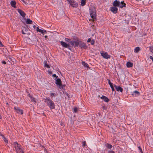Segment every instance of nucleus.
Here are the masks:
<instances>
[{
    "label": "nucleus",
    "instance_id": "nucleus-1",
    "mask_svg": "<svg viewBox=\"0 0 153 153\" xmlns=\"http://www.w3.org/2000/svg\"><path fill=\"white\" fill-rule=\"evenodd\" d=\"M90 14L93 21L96 20V8L94 7H91L90 8Z\"/></svg>",
    "mask_w": 153,
    "mask_h": 153
},
{
    "label": "nucleus",
    "instance_id": "nucleus-2",
    "mask_svg": "<svg viewBox=\"0 0 153 153\" xmlns=\"http://www.w3.org/2000/svg\"><path fill=\"white\" fill-rule=\"evenodd\" d=\"M45 102L47 104V105L51 109H54L55 104L49 98H46L45 99Z\"/></svg>",
    "mask_w": 153,
    "mask_h": 153
},
{
    "label": "nucleus",
    "instance_id": "nucleus-3",
    "mask_svg": "<svg viewBox=\"0 0 153 153\" xmlns=\"http://www.w3.org/2000/svg\"><path fill=\"white\" fill-rule=\"evenodd\" d=\"M14 145L17 153H24L21 148V145L19 144L17 142L14 143Z\"/></svg>",
    "mask_w": 153,
    "mask_h": 153
},
{
    "label": "nucleus",
    "instance_id": "nucleus-4",
    "mask_svg": "<svg viewBox=\"0 0 153 153\" xmlns=\"http://www.w3.org/2000/svg\"><path fill=\"white\" fill-rule=\"evenodd\" d=\"M68 3L73 7H76L78 6V3L74 0H67Z\"/></svg>",
    "mask_w": 153,
    "mask_h": 153
},
{
    "label": "nucleus",
    "instance_id": "nucleus-5",
    "mask_svg": "<svg viewBox=\"0 0 153 153\" xmlns=\"http://www.w3.org/2000/svg\"><path fill=\"white\" fill-rule=\"evenodd\" d=\"M100 54L101 56L105 59H110L111 57V56L108 55V53L106 52L101 51L100 52Z\"/></svg>",
    "mask_w": 153,
    "mask_h": 153
},
{
    "label": "nucleus",
    "instance_id": "nucleus-6",
    "mask_svg": "<svg viewBox=\"0 0 153 153\" xmlns=\"http://www.w3.org/2000/svg\"><path fill=\"white\" fill-rule=\"evenodd\" d=\"M79 46L81 48L86 49L88 48V46L86 44L82 42H79Z\"/></svg>",
    "mask_w": 153,
    "mask_h": 153
},
{
    "label": "nucleus",
    "instance_id": "nucleus-7",
    "mask_svg": "<svg viewBox=\"0 0 153 153\" xmlns=\"http://www.w3.org/2000/svg\"><path fill=\"white\" fill-rule=\"evenodd\" d=\"M60 44L62 47L71 49L70 48H69L70 47L69 44H68L62 41L60 42Z\"/></svg>",
    "mask_w": 153,
    "mask_h": 153
},
{
    "label": "nucleus",
    "instance_id": "nucleus-8",
    "mask_svg": "<svg viewBox=\"0 0 153 153\" xmlns=\"http://www.w3.org/2000/svg\"><path fill=\"white\" fill-rule=\"evenodd\" d=\"M14 109L16 110V112L19 114H23V110L20 108L18 107H15Z\"/></svg>",
    "mask_w": 153,
    "mask_h": 153
},
{
    "label": "nucleus",
    "instance_id": "nucleus-9",
    "mask_svg": "<svg viewBox=\"0 0 153 153\" xmlns=\"http://www.w3.org/2000/svg\"><path fill=\"white\" fill-rule=\"evenodd\" d=\"M131 95H132L133 97H137L139 96L140 94V93L137 91H132L131 92Z\"/></svg>",
    "mask_w": 153,
    "mask_h": 153
},
{
    "label": "nucleus",
    "instance_id": "nucleus-10",
    "mask_svg": "<svg viewBox=\"0 0 153 153\" xmlns=\"http://www.w3.org/2000/svg\"><path fill=\"white\" fill-rule=\"evenodd\" d=\"M55 83L59 87H60L62 85V81L59 78L57 79L56 80Z\"/></svg>",
    "mask_w": 153,
    "mask_h": 153
},
{
    "label": "nucleus",
    "instance_id": "nucleus-11",
    "mask_svg": "<svg viewBox=\"0 0 153 153\" xmlns=\"http://www.w3.org/2000/svg\"><path fill=\"white\" fill-rule=\"evenodd\" d=\"M120 4V2L117 0H115L114 1L113 3V5L114 7H119Z\"/></svg>",
    "mask_w": 153,
    "mask_h": 153
},
{
    "label": "nucleus",
    "instance_id": "nucleus-12",
    "mask_svg": "<svg viewBox=\"0 0 153 153\" xmlns=\"http://www.w3.org/2000/svg\"><path fill=\"white\" fill-rule=\"evenodd\" d=\"M110 10L114 13H116L117 12L118 8L114 6L110 7Z\"/></svg>",
    "mask_w": 153,
    "mask_h": 153
},
{
    "label": "nucleus",
    "instance_id": "nucleus-13",
    "mask_svg": "<svg viewBox=\"0 0 153 153\" xmlns=\"http://www.w3.org/2000/svg\"><path fill=\"white\" fill-rule=\"evenodd\" d=\"M114 87L115 88V89L117 91H120L121 92H123V88L120 86H117L114 85Z\"/></svg>",
    "mask_w": 153,
    "mask_h": 153
},
{
    "label": "nucleus",
    "instance_id": "nucleus-14",
    "mask_svg": "<svg viewBox=\"0 0 153 153\" xmlns=\"http://www.w3.org/2000/svg\"><path fill=\"white\" fill-rule=\"evenodd\" d=\"M17 10L20 15L23 17H24L25 16L26 14L23 11L19 9H18Z\"/></svg>",
    "mask_w": 153,
    "mask_h": 153
},
{
    "label": "nucleus",
    "instance_id": "nucleus-15",
    "mask_svg": "<svg viewBox=\"0 0 153 153\" xmlns=\"http://www.w3.org/2000/svg\"><path fill=\"white\" fill-rule=\"evenodd\" d=\"M126 4L123 1H121L120 2V4L119 7L122 8L123 7H126Z\"/></svg>",
    "mask_w": 153,
    "mask_h": 153
},
{
    "label": "nucleus",
    "instance_id": "nucleus-16",
    "mask_svg": "<svg viewBox=\"0 0 153 153\" xmlns=\"http://www.w3.org/2000/svg\"><path fill=\"white\" fill-rule=\"evenodd\" d=\"M100 98L103 100L104 101L106 102H108L109 100V99L106 97L104 95H102Z\"/></svg>",
    "mask_w": 153,
    "mask_h": 153
},
{
    "label": "nucleus",
    "instance_id": "nucleus-17",
    "mask_svg": "<svg viewBox=\"0 0 153 153\" xmlns=\"http://www.w3.org/2000/svg\"><path fill=\"white\" fill-rule=\"evenodd\" d=\"M16 2L15 1H12L10 2V4L11 6L15 8H16Z\"/></svg>",
    "mask_w": 153,
    "mask_h": 153
},
{
    "label": "nucleus",
    "instance_id": "nucleus-18",
    "mask_svg": "<svg viewBox=\"0 0 153 153\" xmlns=\"http://www.w3.org/2000/svg\"><path fill=\"white\" fill-rule=\"evenodd\" d=\"M133 63L129 62H127L126 63V66L128 68H130L133 66Z\"/></svg>",
    "mask_w": 153,
    "mask_h": 153
},
{
    "label": "nucleus",
    "instance_id": "nucleus-19",
    "mask_svg": "<svg viewBox=\"0 0 153 153\" xmlns=\"http://www.w3.org/2000/svg\"><path fill=\"white\" fill-rule=\"evenodd\" d=\"M105 146L108 149H111L112 147V146L108 143H107L105 144Z\"/></svg>",
    "mask_w": 153,
    "mask_h": 153
},
{
    "label": "nucleus",
    "instance_id": "nucleus-20",
    "mask_svg": "<svg viewBox=\"0 0 153 153\" xmlns=\"http://www.w3.org/2000/svg\"><path fill=\"white\" fill-rule=\"evenodd\" d=\"M32 23V21L29 19H28L26 21V23L28 24H31Z\"/></svg>",
    "mask_w": 153,
    "mask_h": 153
},
{
    "label": "nucleus",
    "instance_id": "nucleus-21",
    "mask_svg": "<svg viewBox=\"0 0 153 153\" xmlns=\"http://www.w3.org/2000/svg\"><path fill=\"white\" fill-rule=\"evenodd\" d=\"M140 48L139 47L135 48L134 49V51L136 53H138L140 51Z\"/></svg>",
    "mask_w": 153,
    "mask_h": 153
},
{
    "label": "nucleus",
    "instance_id": "nucleus-22",
    "mask_svg": "<svg viewBox=\"0 0 153 153\" xmlns=\"http://www.w3.org/2000/svg\"><path fill=\"white\" fill-rule=\"evenodd\" d=\"M36 30L37 31L40 32L42 33H44V30L39 29L38 27L36 28Z\"/></svg>",
    "mask_w": 153,
    "mask_h": 153
},
{
    "label": "nucleus",
    "instance_id": "nucleus-23",
    "mask_svg": "<svg viewBox=\"0 0 153 153\" xmlns=\"http://www.w3.org/2000/svg\"><path fill=\"white\" fill-rule=\"evenodd\" d=\"M82 65L85 67H86L87 68L89 67L88 65V64L85 63L84 62H82Z\"/></svg>",
    "mask_w": 153,
    "mask_h": 153
},
{
    "label": "nucleus",
    "instance_id": "nucleus-24",
    "mask_svg": "<svg viewBox=\"0 0 153 153\" xmlns=\"http://www.w3.org/2000/svg\"><path fill=\"white\" fill-rule=\"evenodd\" d=\"M110 86L112 89V92H114V94H115L116 93V91L114 90V88L113 84H111V85H110Z\"/></svg>",
    "mask_w": 153,
    "mask_h": 153
},
{
    "label": "nucleus",
    "instance_id": "nucleus-25",
    "mask_svg": "<svg viewBox=\"0 0 153 153\" xmlns=\"http://www.w3.org/2000/svg\"><path fill=\"white\" fill-rule=\"evenodd\" d=\"M79 42H78L77 41H74V46L75 47H77L78 45H79Z\"/></svg>",
    "mask_w": 153,
    "mask_h": 153
},
{
    "label": "nucleus",
    "instance_id": "nucleus-26",
    "mask_svg": "<svg viewBox=\"0 0 153 153\" xmlns=\"http://www.w3.org/2000/svg\"><path fill=\"white\" fill-rule=\"evenodd\" d=\"M86 4V2L84 0H82L81 2V5L82 6H84Z\"/></svg>",
    "mask_w": 153,
    "mask_h": 153
},
{
    "label": "nucleus",
    "instance_id": "nucleus-27",
    "mask_svg": "<svg viewBox=\"0 0 153 153\" xmlns=\"http://www.w3.org/2000/svg\"><path fill=\"white\" fill-rule=\"evenodd\" d=\"M30 98L32 102H33L35 103L36 102V99L35 98L33 97H31Z\"/></svg>",
    "mask_w": 153,
    "mask_h": 153
},
{
    "label": "nucleus",
    "instance_id": "nucleus-28",
    "mask_svg": "<svg viewBox=\"0 0 153 153\" xmlns=\"http://www.w3.org/2000/svg\"><path fill=\"white\" fill-rule=\"evenodd\" d=\"M2 138L4 140V142L6 143H8V140L7 139V138H6L4 136H2Z\"/></svg>",
    "mask_w": 153,
    "mask_h": 153
},
{
    "label": "nucleus",
    "instance_id": "nucleus-29",
    "mask_svg": "<svg viewBox=\"0 0 153 153\" xmlns=\"http://www.w3.org/2000/svg\"><path fill=\"white\" fill-rule=\"evenodd\" d=\"M44 66L48 68H50V66L47 64V62H46L45 63Z\"/></svg>",
    "mask_w": 153,
    "mask_h": 153
},
{
    "label": "nucleus",
    "instance_id": "nucleus-30",
    "mask_svg": "<svg viewBox=\"0 0 153 153\" xmlns=\"http://www.w3.org/2000/svg\"><path fill=\"white\" fill-rule=\"evenodd\" d=\"M78 108L77 107H75L74 109L73 112L76 113L77 111Z\"/></svg>",
    "mask_w": 153,
    "mask_h": 153
},
{
    "label": "nucleus",
    "instance_id": "nucleus-31",
    "mask_svg": "<svg viewBox=\"0 0 153 153\" xmlns=\"http://www.w3.org/2000/svg\"><path fill=\"white\" fill-rule=\"evenodd\" d=\"M70 44L72 46H74V41H70L69 42Z\"/></svg>",
    "mask_w": 153,
    "mask_h": 153
},
{
    "label": "nucleus",
    "instance_id": "nucleus-32",
    "mask_svg": "<svg viewBox=\"0 0 153 153\" xmlns=\"http://www.w3.org/2000/svg\"><path fill=\"white\" fill-rule=\"evenodd\" d=\"M86 145V142L85 141H84L82 142V146L83 147H85Z\"/></svg>",
    "mask_w": 153,
    "mask_h": 153
},
{
    "label": "nucleus",
    "instance_id": "nucleus-33",
    "mask_svg": "<svg viewBox=\"0 0 153 153\" xmlns=\"http://www.w3.org/2000/svg\"><path fill=\"white\" fill-rule=\"evenodd\" d=\"M90 42H91V45H93L94 44L95 41H94V40L93 39V40H92Z\"/></svg>",
    "mask_w": 153,
    "mask_h": 153
},
{
    "label": "nucleus",
    "instance_id": "nucleus-34",
    "mask_svg": "<svg viewBox=\"0 0 153 153\" xmlns=\"http://www.w3.org/2000/svg\"><path fill=\"white\" fill-rule=\"evenodd\" d=\"M149 50L151 51V52L153 53V47H149Z\"/></svg>",
    "mask_w": 153,
    "mask_h": 153
},
{
    "label": "nucleus",
    "instance_id": "nucleus-35",
    "mask_svg": "<svg viewBox=\"0 0 153 153\" xmlns=\"http://www.w3.org/2000/svg\"><path fill=\"white\" fill-rule=\"evenodd\" d=\"M139 150L140 151V152H141V153H143V151L142 150L140 146H139L138 147Z\"/></svg>",
    "mask_w": 153,
    "mask_h": 153
},
{
    "label": "nucleus",
    "instance_id": "nucleus-36",
    "mask_svg": "<svg viewBox=\"0 0 153 153\" xmlns=\"http://www.w3.org/2000/svg\"><path fill=\"white\" fill-rule=\"evenodd\" d=\"M65 85H62H62H61V87H59V88L60 89H63L64 87H65Z\"/></svg>",
    "mask_w": 153,
    "mask_h": 153
},
{
    "label": "nucleus",
    "instance_id": "nucleus-37",
    "mask_svg": "<svg viewBox=\"0 0 153 153\" xmlns=\"http://www.w3.org/2000/svg\"><path fill=\"white\" fill-rule=\"evenodd\" d=\"M107 80L108 82V83L109 84V85H111V84H113L111 82L110 79H108Z\"/></svg>",
    "mask_w": 153,
    "mask_h": 153
},
{
    "label": "nucleus",
    "instance_id": "nucleus-38",
    "mask_svg": "<svg viewBox=\"0 0 153 153\" xmlns=\"http://www.w3.org/2000/svg\"><path fill=\"white\" fill-rule=\"evenodd\" d=\"M52 76L53 77H56V78L54 79L55 80H56V78L57 79V78L58 77L57 76H56V75L55 74H53Z\"/></svg>",
    "mask_w": 153,
    "mask_h": 153
},
{
    "label": "nucleus",
    "instance_id": "nucleus-39",
    "mask_svg": "<svg viewBox=\"0 0 153 153\" xmlns=\"http://www.w3.org/2000/svg\"><path fill=\"white\" fill-rule=\"evenodd\" d=\"M65 40L66 42H69L70 41V39L68 38H66L65 39Z\"/></svg>",
    "mask_w": 153,
    "mask_h": 153
},
{
    "label": "nucleus",
    "instance_id": "nucleus-40",
    "mask_svg": "<svg viewBox=\"0 0 153 153\" xmlns=\"http://www.w3.org/2000/svg\"><path fill=\"white\" fill-rule=\"evenodd\" d=\"M102 108L103 110L106 109V108L105 106L104 105H103L102 106Z\"/></svg>",
    "mask_w": 153,
    "mask_h": 153
},
{
    "label": "nucleus",
    "instance_id": "nucleus-41",
    "mask_svg": "<svg viewBox=\"0 0 153 153\" xmlns=\"http://www.w3.org/2000/svg\"><path fill=\"white\" fill-rule=\"evenodd\" d=\"M109 153H115L112 150H110L108 151Z\"/></svg>",
    "mask_w": 153,
    "mask_h": 153
},
{
    "label": "nucleus",
    "instance_id": "nucleus-42",
    "mask_svg": "<svg viewBox=\"0 0 153 153\" xmlns=\"http://www.w3.org/2000/svg\"><path fill=\"white\" fill-rule=\"evenodd\" d=\"M91 41V39L90 38H89L88 40H87V42H90Z\"/></svg>",
    "mask_w": 153,
    "mask_h": 153
},
{
    "label": "nucleus",
    "instance_id": "nucleus-43",
    "mask_svg": "<svg viewBox=\"0 0 153 153\" xmlns=\"http://www.w3.org/2000/svg\"><path fill=\"white\" fill-rule=\"evenodd\" d=\"M3 46L1 42L0 41V47H3Z\"/></svg>",
    "mask_w": 153,
    "mask_h": 153
},
{
    "label": "nucleus",
    "instance_id": "nucleus-44",
    "mask_svg": "<svg viewBox=\"0 0 153 153\" xmlns=\"http://www.w3.org/2000/svg\"><path fill=\"white\" fill-rule=\"evenodd\" d=\"M55 94L54 93H52L51 94V96L52 97H53L54 96Z\"/></svg>",
    "mask_w": 153,
    "mask_h": 153
},
{
    "label": "nucleus",
    "instance_id": "nucleus-45",
    "mask_svg": "<svg viewBox=\"0 0 153 153\" xmlns=\"http://www.w3.org/2000/svg\"><path fill=\"white\" fill-rule=\"evenodd\" d=\"M149 58L152 59V62H153V57L152 56H150V57H149Z\"/></svg>",
    "mask_w": 153,
    "mask_h": 153
},
{
    "label": "nucleus",
    "instance_id": "nucleus-46",
    "mask_svg": "<svg viewBox=\"0 0 153 153\" xmlns=\"http://www.w3.org/2000/svg\"><path fill=\"white\" fill-rule=\"evenodd\" d=\"M22 34H26V33L24 32V31L23 30H22Z\"/></svg>",
    "mask_w": 153,
    "mask_h": 153
},
{
    "label": "nucleus",
    "instance_id": "nucleus-47",
    "mask_svg": "<svg viewBox=\"0 0 153 153\" xmlns=\"http://www.w3.org/2000/svg\"><path fill=\"white\" fill-rule=\"evenodd\" d=\"M2 63L4 64H6V62L4 61L2 62Z\"/></svg>",
    "mask_w": 153,
    "mask_h": 153
},
{
    "label": "nucleus",
    "instance_id": "nucleus-48",
    "mask_svg": "<svg viewBox=\"0 0 153 153\" xmlns=\"http://www.w3.org/2000/svg\"><path fill=\"white\" fill-rule=\"evenodd\" d=\"M48 74H52V72L51 71H49L48 72Z\"/></svg>",
    "mask_w": 153,
    "mask_h": 153
},
{
    "label": "nucleus",
    "instance_id": "nucleus-49",
    "mask_svg": "<svg viewBox=\"0 0 153 153\" xmlns=\"http://www.w3.org/2000/svg\"><path fill=\"white\" fill-rule=\"evenodd\" d=\"M28 97H29L30 98V97H32V96H31V95H30V94H29L28 95Z\"/></svg>",
    "mask_w": 153,
    "mask_h": 153
},
{
    "label": "nucleus",
    "instance_id": "nucleus-50",
    "mask_svg": "<svg viewBox=\"0 0 153 153\" xmlns=\"http://www.w3.org/2000/svg\"><path fill=\"white\" fill-rule=\"evenodd\" d=\"M0 135L2 137V136H4L2 134H1V132H0Z\"/></svg>",
    "mask_w": 153,
    "mask_h": 153
},
{
    "label": "nucleus",
    "instance_id": "nucleus-51",
    "mask_svg": "<svg viewBox=\"0 0 153 153\" xmlns=\"http://www.w3.org/2000/svg\"><path fill=\"white\" fill-rule=\"evenodd\" d=\"M22 1L23 3H25V4L26 3H25V1L24 0H22Z\"/></svg>",
    "mask_w": 153,
    "mask_h": 153
},
{
    "label": "nucleus",
    "instance_id": "nucleus-52",
    "mask_svg": "<svg viewBox=\"0 0 153 153\" xmlns=\"http://www.w3.org/2000/svg\"><path fill=\"white\" fill-rule=\"evenodd\" d=\"M44 30V33H46V31L45 30Z\"/></svg>",
    "mask_w": 153,
    "mask_h": 153
},
{
    "label": "nucleus",
    "instance_id": "nucleus-53",
    "mask_svg": "<svg viewBox=\"0 0 153 153\" xmlns=\"http://www.w3.org/2000/svg\"><path fill=\"white\" fill-rule=\"evenodd\" d=\"M45 38L46 39V38H47V37H48V36H45Z\"/></svg>",
    "mask_w": 153,
    "mask_h": 153
},
{
    "label": "nucleus",
    "instance_id": "nucleus-54",
    "mask_svg": "<svg viewBox=\"0 0 153 153\" xmlns=\"http://www.w3.org/2000/svg\"><path fill=\"white\" fill-rule=\"evenodd\" d=\"M36 27V26L35 25H34L33 26V27H34V28H35V27Z\"/></svg>",
    "mask_w": 153,
    "mask_h": 153
},
{
    "label": "nucleus",
    "instance_id": "nucleus-55",
    "mask_svg": "<svg viewBox=\"0 0 153 153\" xmlns=\"http://www.w3.org/2000/svg\"><path fill=\"white\" fill-rule=\"evenodd\" d=\"M7 105H8V103H7Z\"/></svg>",
    "mask_w": 153,
    "mask_h": 153
}]
</instances>
